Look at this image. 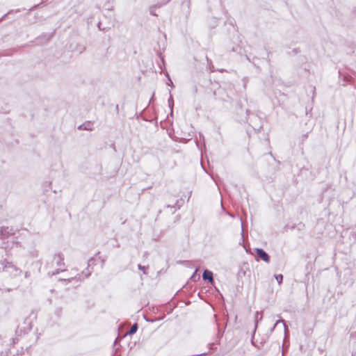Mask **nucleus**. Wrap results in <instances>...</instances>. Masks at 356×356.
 Returning <instances> with one entry per match:
<instances>
[{"label": "nucleus", "instance_id": "obj_1", "mask_svg": "<svg viewBox=\"0 0 356 356\" xmlns=\"http://www.w3.org/2000/svg\"><path fill=\"white\" fill-rule=\"evenodd\" d=\"M14 234L13 229L8 227H3L0 228V248L4 249L12 248L9 244V241H6Z\"/></svg>", "mask_w": 356, "mask_h": 356}, {"label": "nucleus", "instance_id": "obj_2", "mask_svg": "<svg viewBox=\"0 0 356 356\" xmlns=\"http://www.w3.org/2000/svg\"><path fill=\"white\" fill-rule=\"evenodd\" d=\"M0 270L7 273L13 277L19 276L22 273V270L18 267L7 260L0 262Z\"/></svg>", "mask_w": 356, "mask_h": 356}, {"label": "nucleus", "instance_id": "obj_3", "mask_svg": "<svg viewBox=\"0 0 356 356\" xmlns=\"http://www.w3.org/2000/svg\"><path fill=\"white\" fill-rule=\"evenodd\" d=\"M133 335H117L116 339L114 341V346H117L118 343H122L123 345H126L131 349L136 346V343L130 342Z\"/></svg>", "mask_w": 356, "mask_h": 356}, {"label": "nucleus", "instance_id": "obj_4", "mask_svg": "<svg viewBox=\"0 0 356 356\" xmlns=\"http://www.w3.org/2000/svg\"><path fill=\"white\" fill-rule=\"evenodd\" d=\"M304 341L306 342L307 344L302 343V340H301L300 344V349L301 351L306 352L307 350L312 349L315 347V342L311 339L310 335H304Z\"/></svg>", "mask_w": 356, "mask_h": 356}, {"label": "nucleus", "instance_id": "obj_5", "mask_svg": "<svg viewBox=\"0 0 356 356\" xmlns=\"http://www.w3.org/2000/svg\"><path fill=\"white\" fill-rule=\"evenodd\" d=\"M261 337L262 335H251L252 344L257 348H259L262 346L267 340L268 337L267 335H264V337Z\"/></svg>", "mask_w": 356, "mask_h": 356}, {"label": "nucleus", "instance_id": "obj_6", "mask_svg": "<svg viewBox=\"0 0 356 356\" xmlns=\"http://www.w3.org/2000/svg\"><path fill=\"white\" fill-rule=\"evenodd\" d=\"M254 250L257 253V257H256L257 260L261 259L266 263L270 262L269 255L263 249L256 248Z\"/></svg>", "mask_w": 356, "mask_h": 356}, {"label": "nucleus", "instance_id": "obj_7", "mask_svg": "<svg viewBox=\"0 0 356 356\" xmlns=\"http://www.w3.org/2000/svg\"><path fill=\"white\" fill-rule=\"evenodd\" d=\"M53 264H56V266L58 267V268L56 270V273H58L59 270H62L60 268L64 266V263L63 258L62 257L61 254H54L53 258ZM53 274H55V273H53Z\"/></svg>", "mask_w": 356, "mask_h": 356}, {"label": "nucleus", "instance_id": "obj_8", "mask_svg": "<svg viewBox=\"0 0 356 356\" xmlns=\"http://www.w3.org/2000/svg\"><path fill=\"white\" fill-rule=\"evenodd\" d=\"M127 325H123L122 327H119V332H122V334H135V332L138 330V325L136 323L134 324L131 328L128 330H124V328H127Z\"/></svg>", "mask_w": 356, "mask_h": 356}, {"label": "nucleus", "instance_id": "obj_9", "mask_svg": "<svg viewBox=\"0 0 356 356\" xmlns=\"http://www.w3.org/2000/svg\"><path fill=\"white\" fill-rule=\"evenodd\" d=\"M202 278L204 280H209V282L212 284L213 282V273L211 271L209 270H205L202 275Z\"/></svg>", "mask_w": 356, "mask_h": 356}, {"label": "nucleus", "instance_id": "obj_10", "mask_svg": "<svg viewBox=\"0 0 356 356\" xmlns=\"http://www.w3.org/2000/svg\"><path fill=\"white\" fill-rule=\"evenodd\" d=\"M26 335H17V337L12 338L10 341H12V345L17 343L19 341L23 342L25 340Z\"/></svg>", "mask_w": 356, "mask_h": 356}, {"label": "nucleus", "instance_id": "obj_11", "mask_svg": "<svg viewBox=\"0 0 356 356\" xmlns=\"http://www.w3.org/2000/svg\"><path fill=\"white\" fill-rule=\"evenodd\" d=\"M289 336L290 335L284 334V337L283 339V344H282V354H284V349L287 348L289 346Z\"/></svg>", "mask_w": 356, "mask_h": 356}, {"label": "nucleus", "instance_id": "obj_12", "mask_svg": "<svg viewBox=\"0 0 356 356\" xmlns=\"http://www.w3.org/2000/svg\"><path fill=\"white\" fill-rule=\"evenodd\" d=\"M275 325V327H284V332L286 334V325H285V324L284 323V321H282V320L277 321Z\"/></svg>", "mask_w": 356, "mask_h": 356}, {"label": "nucleus", "instance_id": "obj_13", "mask_svg": "<svg viewBox=\"0 0 356 356\" xmlns=\"http://www.w3.org/2000/svg\"><path fill=\"white\" fill-rule=\"evenodd\" d=\"M255 319L256 321H261L262 319V314L261 312H257L255 314Z\"/></svg>", "mask_w": 356, "mask_h": 356}, {"label": "nucleus", "instance_id": "obj_14", "mask_svg": "<svg viewBox=\"0 0 356 356\" xmlns=\"http://www.w3.org/2000/svg\"><path fill=\"white\" fill-rule=\"evenodd\" d=\"M275 279L277 280L279 284H280L282 282L283 276L282 275H275Z\"/></svg>", "mask_w": 356, "mask_h": 356}, {"label": "nucleus", "instance_id": "obj_15", "mask_svg": "<svg viewBox=\"0 0 356 356\" xmlns=\"http://www.w3.org/2000/svg\"><path fill=\"white\" fill-rule=\"evenodd\" d=\"M217 345H218L217 342L209 343V348L211 350H215L217 348Z\"/></svg>", "mask_w": 356, "mask_h": 356}, {"label": "nucleus", "instance_id": "obj_16", "mask_svg": "<svg viewBox=\"0 0 356 356\" xmlns=\"http://www.w3.org/2000/svg\"><path fill=\"white\" fill-rule=\"evenodd\" d=\"M138 268L139 270H141L143 271V274H146V271H145L146 267L145 266H143L140 264H138Z\"/></svg>", "mask_w": 356, "mask_h": 356}, {"label": "nucleus", "instance_id": "obj_17", "mask_svg": "<svg viewBox=\"0 0 356 356\" xmlns=\"http://www.w3.org/2000/svg\"><path fill=\"white\" fill-rule=\"evenodd\" d=\"M168 102H169V106H170V107L172 108V106H173V99H172V96H171V95H170V99H169Z\"/></svg>", "mask_w": 356, "mask_h": 356}, {"label": "nucleus", "instance_id": "obj_18", "mask_svg": "<svg viewBox=\"0 0 356 356\" xmlns=\"http://www.w3.org/2000/svg\"><path fill=\"white\" fill-rule=\"evenodd\" d=\"M90 275V271H88V272H87V273H85V276H84V277H88Z\"/></svg>", "mask_w": 356, "mask_h": 356}, {"label": "nucleus", "instance_id": "obj_19", "mask_svg": "<svg viewBox=\"0 0 356 356\" xmlns=\"http://www.w3.org/2000/svg\"><path fill=\"white\" fill-rule=\"evenodd\" d=\"M11 242H12L13 243H16L17 245H18V244L19 243V241H14V240H12V241H11Z\"/></svg>", "mask_w": 356, "mask_h": 356}, {"label": "nucleus", "instance_id": "obj_20", "mask_svg": "<svg viewBox=\"0 0 356 356\" xmlns=\"http://www.w3.org/2000/svg\"><path fill=\"white\" fill-rule=\"evenodd\" d=\"M21 348H22L21 354H22L24 353V346H22Z\"/></svg>", "mask_w": 356, "mask_h": 356}, {"label": "nucleus", "instance_id": "obj_21", "mask_svg": "<svg viewBox=\"0 0 356 356\" xmlns=\"http://www.w3.org/2000/svg\"><path fill=\"white\" fill-rule=\"evenodd\" d=\"M81 275H79V280H81Z\"/></svg>", "mask_w": 356, "mask_h": 356}, {"label": "nucleus", "instance_id": "obj_22", "mask_svg": "<svg viewBox=\"0 0 356 356\" xmlns=\"http://www.w3.org/2000/svg\"><path fill=\"white\" fill-rule=\"evenodd\" d=\"M26 349L27 350L29 348V346H26Z\"/></svg>", "mask_w": 356, "mask_h": 356}, {"label": "nucleus", "instance_id": "obj_23", "mask_svg": "<svg viewBox=\"0 0 356 356\" xmlns=\"http://www.w3.org/2000/svg\"><path fill=\"white\" fill-rule=\"evenodd\" d=\"M118 356H120V355H118Z\"/></svg>", "mask_w": 356, "mask_h": 356}]
</instances>
